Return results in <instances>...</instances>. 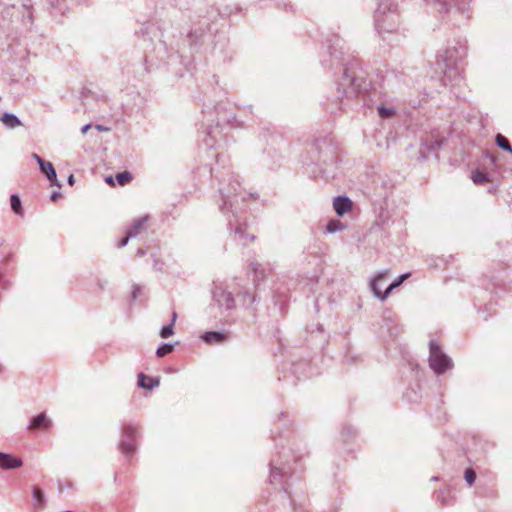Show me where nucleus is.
Returning <instances> with one entry per match:
<instances>
[{
    "label": "nucleus",
    "mask_w": 512,
    "mask_h": 512,
    "mask_svg": "<svg viewBox=\"0 0 512 512\" xmlns=\"http://www.w3.org/2000/svg\"><path fill=\"white\" fill-rule=\"evenodd\" d=\"M121 446L126 449L127 451H133L134 450V445L132 443H122Z\"/></svg>",
    "instance_id": "22"
},
{
    "label": "nucleus",
    "mask_w": 512,
    "mask_h": 512,
    "mask_svg": "<svg viewBox=\"0 0 512 512\" xmlns=\"http://www.w3.org/2000/svg\"><path fill=\"white\" fill-rule=\"evenodd\" d=\"M174 334V326L173 323H170L167 326H164L160 331V336L164 339L171 337Z\"/></svg>",
    "instance_id": "15"
},
{
    "label": "nucleus",
    "mask_w": 512,
    "mask_h": 512,
    "mask_svg": "<svg viewBox=\"0 0 512 512\" xmlns=\"http://www.w3.org/2000/svg\"><path fill=\"white\" fill-rule=\"evenodd\" d=\"M333 207L337 215L342 216L352 209V202L347 197H336L333 202Z\"/></svg>",
    "instance_id": "4"
},
{
    "label": "nucleus",
    "mask_w": 512,
    "mask_h": 512,
    "mask_svg": "<svg viewBox=\"0 0 512 512\" xmlns=\"http://www.w3.org/2000/svg\"><path fill=\"white\" fill-rule=\"evenodd\" d=\"M123 431L129 437L134 436V434L136 433V429L132 426H125Z\"/></svg>",
    "instance_id": "19"
},
{
    "label": "nucleus",
    "mask_w": 512,
    "mask_h": 512,
    "mask_svg": "<svg viewBox=\"0 0 512 512\" xmlns=\"http://www.w3.org/2000/svg\"><path fill=\"white\" fill-rule=\"evenodd\" d=\"M203 339L206 341V342H222L224 339H225V336L219 332H214V331H211V332H207L204 336H203Z\"/></svg>",
    "instance_id": "10"
},
{
    "label": "nucleus",
    "mask_w": 512,
    "mask_h": 512,
    "mask_svg": "<svg viewBox=\"0 0 512 512\" xmlns=\"http://www.w3.org/2000/svg\"><path fill=\"white\" fill-rule=\"evenodd\" d=\"M138 384L142 388L152 389L159 385V380L147 377L144 374H140Z\"/></svg>",
    "instance_id": "7"
},
{
    "label": "nucleus",
    "mask_w": 512,
    "mask_h": 512,
    "mask_svg": "<svg viewBox=\"0 0 512 512\" xmlns=\"http://www.w3.org/2000/svg\"><path fill=\"white\" fill-rule=\"evenodd\" d=\"M52 422L44 413L36 416L30 423V430H46L51 426Z\"/></svg>",
    "instance_id": "5"
},
{
    "label": "nucleus",
    "mask_w": 512,
    "mask_h": 512,
    "mask_svg": "<svg viewBox=\"0 0 512 512\" xmlns=\"http://www.w3.org/2000/svg\"><path fill=\"white\" fill-rule=\"evenodd\" d=\"M10 201L12 210L17 214H21L22 206L19 197L17 195H12Z\"/></svg>",
    "instance_id": "14"
},
{
    "label": "nucleus",
    "mask_w": 512,
    "mask_h": 512,
    "mask_svg": "<svg viewBox=\"0 0 512 512\" xmlns=\"http://www.w3.org/2000/svg\"><path fill=\"white\" fill-rule=\"evenodd\" d=\"M379 114L381 117H390L393 115L391 110L385 109L384 107L379 108Z\"/></svg>",
    "instance_id": "20"
},
{
    "label": "nucleus",
    "mask_w": 512,
    "mask_h": 512,
    "mask_svg": "<svg viewBox=\"0 0 512 512\" xmlns=\"http://www.w3.org/2000/svg\"><path fill=\"white\" fill-rule=\"evenodd\" d=\"M0 120L9 128H15L22 125L20 120L15 115L9 113H4Z\"/></svg>",
    "instance_id": "8"
},
{
    "label": "nucleus",
    "mask_w": 512,
    "mask_h": 512,
    "mask_svg": "<svg viewBox=\"0 0 512 512\" xmlns=\"http://www.w3.org/2000/svg\"><path fill=\"white\" fill-rule=\"evenodd\" d=\"M174 350V346L172 344H163L162 346H160L157 351H156V355L159 357V358H162L164 357L165 355L171 353L172 351Z\"/></svg>",
    "instance_id": "13"
},
{
    "label": "nucleus",
    "mask_w": 512,
    "mask_h": 512,
    "mask_svg": "<svg viewBox=\"0 0 512 512\" xmlns=\"http://www.w3.org/2000/svg\"><path fill=\"white\" fill-rule=\"evenodd\" d=\"M22 466L20 458L0 452V467L3 469H13Z\"/></svg>",
    "instance_id": "3"
},
{
    "label": "nucleus",
    "mask_w": 512,
    "mask_h": 512,
    "mask_svg": "<svg viewBox=\"0 0 512 512\" xmlns=\"http://www.w3.org/2000/svg\"><path fill=\"white\" fill-rule=\"evenodd\" d=\"M410 277V273L402 274L396 281L391 283L389 287L386 289L384 294H382L381 289L379 288V284L382 280H384V275H379L372 282V289L376 296L384 299L388 296V294L396 287L400 286L406 279Z\"/></svg>",
    "instance_id": "2"
},
{
    "label": "nucleus",
    "mask_w": 512,
    "mask_h": 512,
    "mask_svg": "<svg viewBox=\"0 0 512 512\" xmlns=\"http://www.w3.org/2000/svg\"><path fill=\"white\" fill-rule=\"evenodd\" d=\"M430 367L437 373H444L452 367L451 360L442 352L439 345L435 343L430 344Z\"/></svg>",
    "instance_id": "1"
},
{
    "label": "nucleus",
    "mask_w": 512,
    "mask_h": 512,
    "mask_svg": "<svg viewBox=\"0 0 512 512\" xmlns=\"http://www.w3.org/2000/svg\"><path fill=\"white\" fill-rule=\"evenodd\" d=\"M340 223L338 221H332L328 224V230L330 232H333L336 230L337 226L339 225Z\"/></svg>",
    "instance_id": "21"
},
{
    "label": "nucleus",
    "mask_w": 512,
    "mask_h": 512,
    "mask_svg": "<svg viewBox=\"0 0 512 512\" xmlns=\"http://www.w3.org/2000/svg\"><path fill=\"white\" fill-rule=\"evenodd\" d=\"M39 166L41 171L47 176V178L55 185L60 186L56 179V172L51 162L39 160Z\"/></svg>",
    "instance_id": "6"
},
{
    "label": "nucleus",
    "mask_w": 512,
    "mask_h": 512,
    "mask_svg": "<svg viewBox=\"0 0 512 512\" xmlns=\"http://www.w3.org/2000/svg\"><path fill=\"white\" fill-rule=\"evenodd\" d=\"M496 143L500 148H502L512 154V146L510 145V143L506 137H504L501 134H497L496 135Z\"/></svg>",
    "instance_id": "12"
},
{
    "label": "nucleus",
    "mask_w": 512,
    "mask_h": 512,
    "mask_svg": "<svg viewBox=\"0 0 512 512\" xmlns=\"http://www.w3.org/2000/svg\"><path fill=\"white\" fill-rule=\"evenodd\" d=\"M33 495L34 498L39 502V504H42L44 502V495L40 488H34Z\"/></svg>",
    "instance_id": "18"
},
{
    "label": "nucleus",
    "mask_w": 512,
    "mask_h": 512,
    "mask_svg": "<svg viewBox=\"0 0 512 512\" xmlns=\"http://www.w3.org/2000/svg\"><path fill=\"white\" fill-rule=\"evenodd\" d=\"M33 157L35 158V160H37V162L39 163V160H43L41 157H39L37 154H34Z\"/></svg>",
    "instance_id": "28"
},
{
    "label": "nucleus",
    "mask_w": 512,
    "mask_h": 512,
    "mask_svg": "<svg viewBox=\"0 0 512 512\" xmlns=\"http://www.w3.org/2000/svg\"><path fill=\"white\" fill-rule=\"evenodd\" d=\"M74 181H75L74 176L71 174V175L68 177V182H69V184H70V185H73V184H74Z\"/></svg>",
    "instance_id": "26"
},
{
    "label": "nucleus",
    "mask_w": 512,
    "mask_h": 512,
    "mask_svg": "<svg viewBox=\"0 0 512 512\" xmlns=\"http://www.w3.org/2000/svg\"><path fill=\"white\" fill-rule=\"evenodd\" d=\"M60 196H61V195H60V193H58V192H54V193L52 194V196H51V199H52V201H54V202H55V201H56Z\"/></svg>",
    "instance_id": "24"
},
{
    "label": "nucleus",
    "mask_w": 512,
    "mask_h": 512,
    "mask_svg": "<svg viewBox=\"0 0 512 512\" xmlns=\"http://www.w3.org/2000/svg\"><path fill=\"white\" fill-rule=\"evenodd\" d=\"M96 128H97L99 131H104V130H106L105 128H103V127H102V126H100V125H97V126H96Z\"/></svg>",
    "instance_id": "29"
},
{
    "label": "nucleus",
    "mask_w": 512,
    "mask_h": 512,
    "mask_svg": "<svg viewBox=\"0 0 512 512\" xmlns=\"http://www.w3.org/2000/svg\"><path fill=\"white\" fill-rule=\"evenodd\" d=\"M91 128L90 125H85L83 128H82V133L85 134L87 133V131Z\"/></svg>",
    "instance_id": "27"
},
{
    "label": "nucleus",
    "mask_w": 512,
    "mask_h": 512,
    "mask_svg": "<svg viewBox=\"0 0 512 512\" xmlns=\"http://www.w3.org/2000/svg\"><path fill=\"white\" fill-rule=\"evenodd\" d=\"M140 225H141V223L137 224V225L133 228V230L129 231V233L127 234V236H125L124 238H122V239L120 240V242H119V246H120V247L125 246V245L128 243L129 238H130L131 236H133V235H136V233H137L138 228L140 227Z\"/></svg>",
    "instance_id": "16"
},
{
    "label": "nucleus",
    "mask_w": 512,
    "mask_h": 512,
    "mask_svg": "<svg viewBox=\"0 0 512 512\" xmlns=\"http://www.w3.org/2000/svg\"><path fill=\"white\" fill-rule=\"evenodd\" d=\"M476 479V473L473 469L468 468L465 471V480L468 483L469 486H471Z\"/></svg>",
    "instance_id": "17"
},
{
    "label": "nucleus",
    "mask_w": 512,
    "mask_h": 512,
    "mask_svg": "<svg viewBox=\"0 0 512 512\" xmlns=\"http://www.w3.org/2000/svg\"><path fill=\"white\" fill-rule=\"evenodd\" d=\"M115 178L120 186H125V185L129 184L133 179L131 173L128 171H124V172L116 174Z\"/></svg>",
    "instance_id": "11"
},
{
    "label": "nucleus",
    "mask_w": 512,
    "mask_h": 512,
    "mask_svg": "<svg viewBox=\"0 0 512 512\" xmlns=\"http://www.w3.org/2000/svg\"><path fill=\"white\" fill-rule=\"evenodd\" d=\"M176 319H177V313L175 311H173L172 315H171V323H173V325L175 324Z\"/></svg>",
    "instance_id": "25"
},
{
    "label": "nucleus",
    "mask_w": 512,
    "mask_h": 512,
    "mask_svg": "<svg viewBox=\"0 0 512 512\" xmlns=\"http://www.w3.org/2000/svg\"><path fill=\"white\" fill-rule=\"evenodd\" d=\"M106 183L109 184L110 186L114 187L115 186V183H114V179L109 176L105 179Z\"/></svg>",
    "instance_id": "23"
},
{
    "label": "nucleus",
    "mask_w": 512,
    "mask_h": 512,
    "mask_svg": "<svg viewBox=\"0 0 512 512\" xmlns=\"http://www.w3.org/2000/svg\"><path fill=\"white\" fill-rule=\"evenodd\" d=\"M471 178L475 184H484L489 182L488 176L485 172L476 170L472 172Z\"/></svg>",
    "instance_id": "9"
}]
</instances>
